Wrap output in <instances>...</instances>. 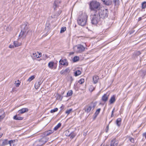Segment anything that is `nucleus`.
Masks as SVG:
<instances>
[{
	"instance_id": "1",
	"label": "nucleus",
	"mask_w": 146,
	"mask_h": 146,
	"mask_svg": "<svg viewBox=\"0 0 146 146\" xmlns=\"http://www.w3.org/2000/svg\"><path fill=\"white\" fill-rule=\"evenodd\" d=\"M87 15L85 13H82L78 17L77 20L78 24L80 25L84 26L87 23L88 18Z\"/></svg>"
},
{
	"instance_id": "2",
	"label": "nucleus",
	"mask_w": 146,
	"mask_h": 146,
	"mask_svg": "<svg viewBox=\"0 0 146 146\" xmlns=\"http://www.w3.org/2000/svg\"><path fill=\"white\" fill-rule=\"evenodd\" d=\"M96 13L99 16L100 18L104 19L108 17V11L107 9L101 8L96 11Z\"/></svg>"
},
{
	"instance_id": "3",
	"label": "nucleus",
	"mask_w": 146,
	"mask_h": 146,
	"mask_svg": "<svg viewBox=\"0 0 146 146\" xmlns=\"http://www.w3.org/2000/svg\"><path fill=\"white\" fill-rule=\"evenodd\" d=\"M100 3L96 1H92L90 4V8L94 13H96V11L100 9Z\"/></svg>"
},
{
	"instance_id": "4",
	"label": "nucleus",
	"mask_w": 146,
	"mask_h": 146,
	"mask_svg": "<svg viewBox=\"0 0 146 146\" xmlns=\"http://www.w3.org/2000/svg\"><path fill=\"white\" fill-rule=\"evenodd\" d=\"M21 28L23 29H22L19 35V37L24 38H25L28 32V31H27V30L28 29V27L26 24H25L22 25Z\"/></svg>"
},
{
	"instance_id": "5",
	"label": "nucleus",
	"mask_w": 146,
	"mask_h": 146,
	"mask_svg": "<svg viewBox=\"0 0 146 146\" xmlns=\"http://www.w3.org/2000/svg\"><path fill=\"white\" fill-rule=\"evenodd\" d=\"M96 104L92 102L90 104L86 106L83 109V110H84L85 112L88 113L91 111L93 110Z\"/></svg>"
},
{
	"instance_id": "6",
	"label": "nucleus",
	"mask_w": 146,
	"mask_h": 146,
	"mask_svg": "<svg viewBox=\"0 0 146 146\" xmlns=\"http://www.w3.org/2000/svg\"><path fill=\"white\" fill-rule=\"evenodd\" d=\"M48 140V137H44L40 140L36 141L34 143V145L36 146H41L45 144Z\"/></svg>"
},
{
	"instance_id": "7",
	"label": "nucleus",
	"mask_w": 146,
	"mask_h": 146,
	"mask_svg": "<svg viewBox=\"0 0 146 146\" xmlns=\"http://www.w3.org/2000/svg\"><path fill=\"white\" fill-rule=\"evenodd\" d=\"M94 13V15H92L91 23L93 25H96L100 21V17L98 14H96V13Z\"/></svg>"
},
{
	"instance_id": "8",
	"label": "nucleus",
	"mask_w": 146,
	"mask_h": 146,
	"mask_svg": "<svg viewBox=\"0 0 146 146\" xmlns=\"http://www.w3.org/2000/svg\"><path fill=\"white\" fill-rule=\"evenodd\" d=\"M74 50L77 53H81L84 51V47L81 45H76L74 47Z\"/></svg>"
},
{
	"instance_id": "9",
	"label": "nucleus",
	"mask_w": 146,
	"mask_h": 146,
	"mask_svg": "<svg viewBox=\"0 0 146 146\" xmlns=\"http://www.w3.org/2000/svg\"><path fill=\"white\" fill-rule=\"evenodd\" d=\"M59 62L60 64L63 66H67L68 65V63L66 59H61Z\"/></svg>"
},
{
	"instance_id": "10",
	"label": "nucleus",
	"mask_w": 146,
	"mask_h": 146,
	"mask_svg": "<svg viewBox=\"0 0 146 146\" xmlns=\"http://www.w3.org/2000/svg\"><path fill=\"white\" fill-rule=\"evenodd\" d=\"M109 96V94L107 93L104 94L102 96L101 100L102 101L104 102H106L108 100V97Z\"/></svg>"
},
{
	"instance_id": "11",
	"label": "nucleus",
	"mask_w": 146,
	"mask_h": 146,
	"mask_svg": "<svg viewBox=\"0 0 146 146\" xmlns=\"http://www.w3.org/2000/svg\"><path fill=\"white\" fill-rule=\"evenodd\" d=\"M33 59H34L36 58H39L41 56V54L38 53V52L33 53L31 55Z\"/></svg>"
},
{
	"instance_id": "12",
	"label": "nucleus",
	"mask_w": 146,
	"mask_h": 146,
	"mask_svg": "<svg viewBox=\"0 0 146 146\" xmlns=\"http://www.w3.org/2000/svg\"><path fill=\"white\" fill-rule=\"evenodd\" d=\"M8 144L7 139L0 140V146L6 145Z\"/></svg>"
},
{
	"instance_id": "13",
	"label": "nucleus",
	"mask_w": 146,
	"mask_h": 146,
	"mask_svg": "<svg viewBox=\"0 0 146 146\" xmlns=\"http://www.w3.org/2000/svg\"><path fill=\"white\" fill-rule=\"evenodd\" d=\"M116 101L115 96L113 95L111 96L109 101L110 104H112L113 103Z\"/></svg>"
},
{
	"instance_id": "14",
	"label": "nucleus",
	"mask_w": 146,
	"mask_h": 146,
	"mask_svg": "<svg viewBox=\"0 0 146 146\" xmlns=\"http://www.w3.org/2000/svg\"><path fill=\"white\" fill-rule=\"evenodd\" d=\"M28 111V109L27 108H23L19 110L18 113L19 114L23 113L25 112H27Z\"/></svg>"
},
{
	"instance_id": "15",
	"label": "nucleus",
	"mask_w": 146,
	"mask_h": 146,
	"mask_svg": "<svg viewBox=\"0 0 146 146\" xmlns=\"http://www.w3.org/2000/svg\"><path fill=\"white\" fill-rule=\"evenodd\" d=\"M106 5H111L112 3L111 0H101Z\"/></svg>"
},
{
	"instance_id": "16",
	"label": "nucleus",
	"mask_w": 146,
	"mask_h": 146,
	"mask_svg": "<svg viewBox=\"0 0 146 146\" xmlns=\"http://www.w3.org/2000/svg\"><path fill=\"white\" fill-rule=\"evenodd\" d=\"M118 143V141L113 140L111 141L110 146H117Z\"/></svg>"
},
{
	"instance_id": "17",
	"label": "nucleus",
	"mask_w": 146,
	"mask_h": 146,
	"mask_svg": "<svg viewBox=\"0 0 146 146\" xmlns=\"http://www.w3.org/2000/svg\"><path fill=\"white\" fill-rule=\"evenodd\" d=\"M99 79V78L98 76H93V79L94 82V84H96L98 82V81Z\"/></svg>"
},
{
	"instance_id": "18",
	"label": "nucleus",
	"mask_w": 146,
	"mask_h": 146,
	"mask_svg": "<svg viewBox=\"0 0 146 146\" xmlns=\"http://www.w3.org/2000/svg\"><path fill=\"white\" fill-rule=\"evenodd\" d=\"M5 112L3 110L1 109L0 110V117L1 118L3 119L5 117Z\"/></svg>"
},
{
	"instance_id": "19",
	"label": "nucleus",
	"mask_w": 146,
	"mask_h": 146,
	"mask_svg": "<svg viewBox=\"0 0 146 146\" xmlns=\"http://www.w3.org/2000/svg\"><path fill=\"white\" fill-rule=\"evenodd\" d=\"M121 119L119 118H117L116 121V124L117 126L119 127L120 126L121 123Z\"/></svg>"
},
{
	"instance_id": "20",
	"label": "nucleus",
	"mask_w": 146,
	"mask_h": 146,
	"mask_svg": "<svg viewBox=\"0 0 146 146\" xmlns=\"http://www.w3.org/2000/svg\"><path fill=\"white\" fill-rule=\"evenodd\" d=\"M53 132V131L52 130H50L47 131H46L44 133V135L45 136H47L51 134Z\"/></svg>"
},
{
	"instance_id": "21",
	"label": "nucleus",
	"mask_w": 146,
	"mask_h": 146,
	"mask_svg": "<svg viewBox=\"0 0 146 146\" xmlns=\"http://www.w3.org/2000/svg\"><path fill=\"white\" fill-rule=\"evenodd\" d=\"M41 84L40 82H36L35 84V87L36 89H38L40 87Z\"/></svg>"
},
{
	"instance_id": "22",
	"label": "nucleus",
	"mask_w": 146,
	"mask_h": 146,
	"mask_svg": "<svg viewBox=\"0 0 146 146\" xmlns=\"http://www.w3.org/2000/svg\"><path fill=\"white\" fill-rule=\"evenodd\" d=\"M13 119L15 120H22L23 118L20 117H17V115H15L13 117Z\"/></svg>"
},
{
	"instance_id": "23",
	"label": "nucleus",
	"mask_w": 146,
	"mask_h": 146,
	"mask_svg": "<svg viewBox=\"0 0 146 146\" xmlns=\"http://www.w3.org/2000/svg\"><path fill=\"white\" fill-rule=\"evenodd\" d=\"M35 78V77L34 75L31 76L27 80V82H29V83L32 80H33Z\"/></svg>"
},
{
	"instance_id": "24",
	"label": "nucleus",
	"mask_w": 146,
	"mask_h": 146,
	"mask_svg": "<svg viewBox=\"0 0 146 146\" xmlns=\"http://www.w3.org/2000/svg\"><path fill=\"white\" fill-rule=\"evenodd\" d=\"M61 123H58L57 125L54 128V131H56L58 128H59L61 126Z\"/></svg>"
},
{
	"instance_id": "25",
	"label": "nucleus",
	"mask_w": 146,
	"mask_h": 146,
	"mask_svg": "<svg viewBox=\"0 0 146 146\" xmlns=\"http://www.w3.org/2000/svg\"><path fill=\"white\" fill-rule=\"evenodd\" d=\"M81 73V72L79 70L76 71L74 73V75L75 76H77L80 75Z\"/></svg>"
},
{
	"instance_id": "26",
	"label": "nucleus",
	"mask_w": 146,
	"mask_h": 146,
	"mask_svg": "<svg viewBox=\"0 0 146 146\" xmlns=\"http://www.w3.org/2000/svg\"><path fill=\"white\" fill-rule=\"evenodd\" d=\"M54 65V62H50L48 64V66L49 68L52 69Z\"/></svg>"
},
{
	"instance_id": "27",
	"label": "nucleus",
	"mask_w": 146,
	"mask_h": 146,
	"mask_svg": "<svg viewBox=\"0 0 146 146\" xmlns=\"http://www.w3.org/2000/svg\"><path fill=\"white\" fill-rule=\"evenodd\" d=\"M73 94V92L72 90H70L68 91L67 93V95L68 96H71Z\"/></svg>"
},
{
	"instance_id": "28",
	"label": "nucleus",
	"mask_w": 146,
	"mask_h": 146,
	"mask_svg": "<svg viewBox=\"0 0 146 146\" xmlns=\"http://www.w3.org/2000/svg\"><path fill=\"white\" fill-rule=\"evenodd\" d=\"M101 110V108H99L96 110L95 113V115L96 116H97L99 114Z\"/></svg>"
},
{
	"instance_id": "29",
	"label": "nucleus",
	"mask_w": 146,
	"mask_h": 146,
	"mask_svg": "<svg viewBox=\"0 0 146 146\" xmlns=\"http://www.w3.org/2000/svg\"><path fill=\"white\" fill-rule=\"evenodd\" d=\"M69 135H70V138L71 139H73L76 136V134L74 133H71Z\"/></svg>"
},
{
	"instance_id": "30",
	"label": "nucleus",
	"mask_w": 146,
	"mask_h": 146,
	"mask_svg": "<svg viewBox=\"0 0 146 146\" xmlns=\"http://www.w3.org/2000/svg\"><path fill=\"white\" fill-rule=\"evenodd\" d=\"M79 60V57L77 56H75L73 60L74 62H76L78 61Z\"/></svg>"
},
{
	"instance_id": "31",
	"label": "nucleus",
	"mask_w": 146,
	"mask_h": 146,
	"mask_svg": "<svg viewBox=\"0 0 146 146\" xmlns=\"http://www.w3.org/2000/svg\"><path fill=\"white\" fill-rule=\"evenodd\" d=\"M13 44L15 47H18L20 45L19 44L18 42L15 41L13 42Z\"/></svg>"
},
{
	"instance_id": "32",
	"label": "nucleus",
	"mask_w": 146,
	"mask_h": 146,
	"mask_svg": "<svg viewBox=\"0 0 146 146\" xmlns=\"http://www.w3.org/2000/svg\"><path fill=\"white\" fill-rule=\"evenodd\" d=\"M146 7V1L143 2L142 4V8L145 9Z\"/></svg>"
},
{
	"instance_id": "33",
	"label": "nucleus",
	"mask_w": 146,
	"mask_h": 146,
	"mask_svg": "<svg viewBox=\"0 0 146 146\" xmlns=\"http://www.w3.org/2000/svg\"><path fill=\"white\" fill-rule=\"evenodd\" d=\"M66 30V28L65 27H62L60 30V33H63Z\"/></svg>"
},
{
	"instance_id": "34",
	"label": "nucleus",
	"mask_w": 146,
	"mask_h": 146,
	"mask_svg": "<svg viewBox=\"0 0 146 146\" xmlns=\"http://www.w3.org/2000/svg\"><path fill=\"white\" fill-rule=\"evenodd\" d=\"M72 109H70L68 110H67L65 112L67 114V115H68L70 113L71 111H72Z\"/></svg>"
},
{
	"instance_id": "35",
	"label": "nucleus",
	"mask_w": 146,
	"mask_h": 146,
	"mask_svg": "<svg viewBox=\"0 0 146 146\" xmlns=\"http://www.w3.org/2000/svg\"><path fill=\"white\" fill-rule=\"evenodd\" d=\"M84 82V79L83 78L81 79L78 81V83H79L80 84H82Z\"/></svg>"
},
{
	"instance_id": "36",
	"label": "nucleus",
	"mask_w": 146,
	"mask_h": 146,
	"mask_svg": "<svg viewBox=\"0 0 146 146\" xmlns=\"http://www.w3.org/2000/svg\"><path fill=\"white\" fill-rule=\"evenodd\" d=\"M95 89V88L94 87L92 86H91L89 88V90L91 92L93 91Z\"/></svg>"
},
{
	"instance_id": "37",
	"label": "nucleus",
	"mask_w": 146,
	"mask_h": 146,
	"mask_svg": "<svg viewBox=\"0 0 146 146\" xmlns=\"http://www.w3.org/2000/svg\"><path fill=\"white\" fill-rule=\"evenodd\" d=\"M58 110V108H54L52 110L50 111V112L52 113H54V112H55L57 111Z\"/></svg>"
},
{
	"instance_id": "38",
	"label": "nucleus",
	"mask_w": 146,
	"mask_h": 146,
	"mask_svg": "<svg viewBox=\"0 0 146 146\" xmlns=\"http://www.w3.org/2000/svg\"><path fill=\"white\" fill-rule=\"evenodd\" d=\"M14 141H15L14 140L13 141V140H11L9 141L8 142V143H9L10 145V146H11V143H13Z\"/></svg>"
},
{
	"instance_id": "39",
	"label": "nucleus",
	"mask_w": 146,
	"mask_h": 146,
	"mask_svg": "<svg viewBox=\"0 0 146 146\" xmlns=\"http://www.w3.org/2000/svg\"><path fill=\"white\" fill-rule=\"evenodd\" d=\"M141 54L139 51H137L135 52V54L136 55L138 56Z\"/></svg>"
},
{
	"instance_id": "40",
	"label": "nucleus",
	"mask_w": 146,
	"mask_h": 146,
	"mask_svg": "<svg viewBox=\"0 0 146 146\" xmlns=\"http://www.w3.org/2000/svg\"><path fill=\"white\" fill-rule=\"evenodd\" d=\"M129 140L132 143H134V139L133 138L131 137H130L129 139Z\"/></svg>"
},
{
	"instance_id": "41",
	"label": "nucleus",
	"mask_w": 146,
	"mask_h": 146,
	"mask_svg": "<svg viewBox=\"0 0 146 146\" xmlns=\"http://www.w3.org/2000/svg\"><path fill=\"white\" fill-rule=\"evenodd\" d=\"M114 110H115V108H114L113 110H112V111L111 114V117H113L114 116L113 113L114 112Z\"/></svg>"
},
{
	"instance_id": "42",
	"label": "nucleus",
	"mask_w": 146,
	"mask_h": 146,
	"mask_svg": "<svg viewBox=\"0 0 146 146\" xmlns=\"http://www.w3.org/2000/svg\"><path fill=\"white\" fill-rule=\"evenodd\" d=\"M143 136L146 139V132L144 133L143 134Z\"/></svg>"
},
{
	"instance_id": "43",
	"label": "nucleus",
	"mask_w": 146,
	"mask_h": 146,
	"mask_svg": "<svg viewBox=\"0 0 146 146\" xmlns=\"http://www.w3.org/2000/svg\"><path fill=\"white\" fill-rule=\"evenodd\" d=\"M65 73L64 70H62L60 72V74H64Z\"/></svg>"
},
{
	"instance_id": "44",
	"label": "nucleus",
	"mask_w": 146,
	"mask_h": 146,
	"mask_svg": "<svg viewBox=\"0 0 146 146\" xmlns=\"http://www.w3.org/2000/svg\"><path fill=\"white\" fill-rule=\"evenodd\" d=\"M61 98V96L60 95H58V96H57V98L58 99H61V100L62 99V98Z\"/></svg>"
},
{
	"instance_id": "45",
	"label": "nucleus",
	"mask_w": 146,
	"mask_h": 146,
	"mask_svg": "<svg viewBox=\"0 0 146 146\" xmlns=\"http://www.w3.org/2000/svg\"><path fill=\"white\" fill-rule=\"evenodd\" d=\"M106 132L107 133L108 132V131L109 129V126L108 125L106 127Z\"/></svg>"
},
{
	"instance_id": "46",
	"label": "nucleus",
	"mask_w": 146,
	"mask_h": 146,
	"mask_svg": "<svg viewBox=\"0 0 146 146\" xmlns=\"http://www.w3.org/2000/svg\"><path fill=\"white\" fill-rule=\"evenodd\" d=\"M69 70V69L68 68H67L65 70H64V72L65 73L67 72H68V71Z\"/></svg>"
},
{
	"instance_id": "47",
	"label": "nucleus",
	"mask_w": 146,
	"mask_h": 146,
	"mask_svg": "<svg viewBox=\"0 0 146 146\" xmlns=\"http://www.w3.org/2000/svg\"><path fill=\"white\" fill-rule=\"evenodd\" d=\"M135 31L134 30H132V31H131L130 32H129V35H131Z\"/></svg>"
},
{
	"instance_id": "48",
	"label": "nucleus",
	"mask_w": 146,
	"mask_h": 146,
	"mask_svg": "<svg viewBox=\"0 0 146 146\" xmlns=\"http://www.w3.org/2000/svg\"><path fill=\"white\" fill-rule=\"evenodd\" d=\"M9 47L10 48H14V46L13 45H10L9 46Z\"/></svg>"
},
{
	"instance_id": "49",
	"label": "nucleus",
	"mask_w": 146,
	"mask_h": 146,
	"mask_svg": "<svg viewBox=\"0 0 146 146\" xmlns=\"http://www.w3.org/2000/svg\"><path fill=\"white\" fill-rule=\"evenodd\" d=\"M20 84L19 83H17L16 84V86L17 87H18L19 86Z\"/></svg>"
},
{
	"instance_id": "50",
	"label": "nucleus",
	"mask_w": 146,
	"mask_h": 146,
	"mask_svg": "<svg viewBox=\"0 0 146 146\" xmlns=\"http://www.w3.org/2000/svg\"><path fill=\"white\" fill-rule=\"evenodd\" d=\"M142 19V18L141 17H140L138 19V21H141Z\"/></svg>"
},
{
	"instance_id": "51",
	"label": "nucleus",
	"mask_w": 146,
	"mask_h": 146,
	"mask_svg": "<svg viewBox=\"0 0 146 146\" xmlns=\"http://www.w3.org/2000/svg\"><path fill=\"white\" fill-rule=\"evenodd\" d=\"M114 2L115 3V4L116 5V3L117 2V0H115L114 1Z\"/></svg>"
},
{
	"instance_id": "52",
	"label": "nucleus",
	"mask_w": 146,
	"mask_h": 146,
	"mask_svg": "<svg viewBox=\"0 0 146 146\" xmlns=\"http://www.w3.org/2000/svg\"><path fill=\"white\" fill-rule=\"evenodd\" d=\"M3 134L2 133H0V138H1Z\"/></svg>"
},
{
	"instance_id": "53",
	"label": "nucleus",
	"mask_w": 146,
	"mask_h": 146,
	"mask_svg": "<svg viewBox=\"0 0 146 146\" xmlns=\"http://www.w3.org/2000/svg\"><path fill=\"white\" fill-rule=\"evenodd\" d=\"M3 119L2 118H1V117H0V122Z\"/></svg>"
},
{
	"instance_id": "54",
	"label": "nucleus",
	"mask_w": 146,
	"mask_h": 146,
	"mask_svg": "<svg viewBox=\"0 0 146 146\" xmlns=\"http://www.w3.org/2000/svg\"><path fill=\"white\" fill-rule=\"evenodd\" d=\"M73 80V79L72 78V81Z\"/></svg>"
}]
</instances>
